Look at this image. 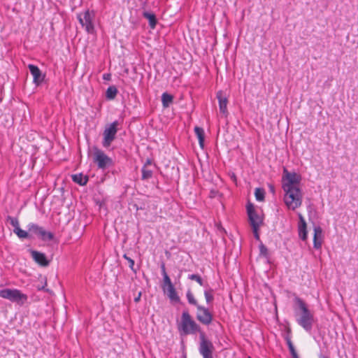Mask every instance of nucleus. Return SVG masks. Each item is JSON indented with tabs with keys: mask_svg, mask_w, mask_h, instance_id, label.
Segmentation results:
<instances>
[{
	"mask_svg": "<svg viewBox=\"0 0 358 358\" xmlns=\"http://www.w3.org/2000/svg\"><path fill=\"white\" fill-rule=\"evenodd\" d=\"M173 101V96L164 92L162 95V103L164 108H168Z\"/></svg>",
	"mask_w": 358,
	"mask_h": 358,
	"instance_id": "nucleus-21",
	"label": "nucleus"
},
{
	"mask_svg": "<svg viewBox=\"0 0 358 358\" xmlns=\"http://www.w3.org/2000/svg\"><path fill=\"white\" fill-rule=\"evenodd\" d=\"M152 164V160L150 159H148L143 166L149 167Z\"/></svg>",
	"mask_w": 358,
	"mask_h": 358,
	"instance_id": "nucleus-37",
	"label": "nucleus"
},
{
	"mask_svg": "<svg viewBox=\"0 0 358 358\" xmlns=\"http://www.w3.org/2000/svg\"><path fill=\"white\" fill-rule=\"evenodd\" d=\"M270 187H271V189L273 191V187L272 185H271Z\"/></svg>",
	"mask_w": 358,
	"mask_h": 358,
	"instance_id": "nucleus-42",
	"label": "nucleus"
},
{
	"mask_svg": "<svg viewBox=\"0 0 358 358\" xmlns=\"http://www.w3.org/2000/svg\"><path fill=\"white\" fill-rule=\"evenodd\" d=\"M105 203H99V207L101 208Z\"/></svg>",
	"mask_w": 358,
	"mask_h": 358,
	"instance_id": "nucleus-40",
	"label": "nucleus"
},
{
	"mask_svg": "<svg viewBox=\"0 0 358 358\" xmlns=\"http://www.w3.org/2000/svg\"><path fill=\"white\" fill-rule=\"evenodd\" d=\"M162 273L163 275V280H164V285H163V289L166 291V287H168L169 286L173 285V283L171 282V280L166 273V268L164 264H162Z\"/></svg>",
	"mask_w": 358,
	"mask_h": 358,
	"instance_id": "nucleus-20",
	"label": "nucleus"
},
{
	"mask_svg": "<svg viewBox=\"0 0 358 358\" xmlns=\"http://www.w3.org/2000/svg\"><path fill=\"white\" fill-rule=\"evenodd\" d=\"M141 179L143 180H148L152 177L153 171L149 167L143 166L141 169Z\"/></svg>",
	"mask_w": 358,
	"mask_h": 358,
	"instance_id": "nucleus-22",
	"label": "nucleus"
},
{
	"mask_svg": "<svg viewBox=\"0 0 358 358\" xmlns=\"http://www.w3.org/2000/svg\"><path fill=\"white\" fill-rule=\"evenodd\" d=\"M299 223H298V234L299 238L302 241H306L308 238V231H307V224L303 217L299 214Z\"/></svg>",
	"mask_w": 358,
	"mask_h": 358,
	"instance_id": "nucleus-13",
	"label": "nucleus"
},
{
	"mask_svg": "<svg viewBox=\"0 0 358 358\" xmlns=\"http://www.w3.org/2000/svg\"><path fill=\"white\" fill-rule=\"evenodd\" d=\"M250 226L252 227L255 238L256 240L259 241V238H260L259 234V228H260V227L262 225H250Z\"/></svg>",
	"mask_w": 358,
	"mask_h": 358,
	"instance_id": "nucleus-32",
	"label": "nucleus"
},
{
	"mask_svg": "<svg viewBox=\"0 0 358 358\" xmlns=\"http://www.w3.org/2000/svg\"><path fill=\"white\" fill-rule=\"evenodd\" d=\"M187 299L188 301V303L191 305H193L196 306V308L199 306L197 301L195 299L193 293L190 289L187 290L186 294Z\"/></svg>",
	"mask_w": 358,
	"mask_h": 358,
	"instance_id": "nucleus-27",
	"label": "nucleus"
},
{
	"mask_svg": "<svg viewBox=\"0 0 358 358\" xmlns=\"http://www.w3.org/2000/svg\"><path fill=\"white\" fill-rule=\"evenodd\" d=\"M296 302L301 310L299 317L296 319L297 323L306 331H310L314 322L313 314L308 308L306 303L300 298L296 299Z\"/></svg>",
	"mask_w": 358,
	"mask_h": 358,
	"instance_id": "nucleus-3",
	"label": "nucleus"
},
{
	"mask_svg": "<svg viewBox=\"0 0 358 358\" xmlns=\"http://www.w3.org/2000/svg\"><path fill=\"white\" fill-rule=\"evenodd\" d=\"M123 258L125 259L128 263H129V268H131V270L134 273H136L137 271L136 269L134 268V260L132 259L131 258H130L129 257L127 256V254H124L123 255Z\"/></svg>",
	"mask_w": 358,
	"mask_h": 358,
	"instance_id": "nucleus-30",
	"label": "nucleus"
},
{
	"mask_svg": "<svg viewBox=\"0 0 358 358\" xmlns=\"http://www.w3.org/2000/svg\"><path fill=\"white\" fill-rule=\"evenodd\" d=\"M321 358H329V357H325V356H322V357H321Z\"/></svg>",
	"mask_w": 358,
	"mask_h": 358,
	"instance_id": "nucleus-43",
	"label": "nucleus"
},
{
	"mask_svg": "<svg viewBox=\"0 0 358 358\" xmlns=\"http://www.w3.org/2000/svg\"><path fill=\"white\" fill-rule=\"evenodd\" d=\"M165 292H167V295L171 301L175 302L180 301V297L178 296L173 285L166 287Z\"/></svg>",
	"mask_w": 358,
	"mask_h": 358,
	"instance_id": "nucleus-17",
	"label": "nucleus"
},
{
	"mask_svg": "<svg viewBox=\"0 0 358 358\" xmlns=\"http://www.w3.org/2000/svg\"><path fill=\"white\" fill-rule=\"evenodd\" d=\"M28 227L31 234L36 235L43 241H52L54 238V234L52 232L46 231L43 227L36 224H29Z\"/></svg>",
	"mask_w": 358,
	"mask_h": 358,
	"instance_id": "nucleus-10",
	"label": "nucleus"
},
{
	"mask_svg": "<svg viewBox=\"0 0 358 358\" xmlns=\"http://www.w3.org/2000/svg\"><path fill=\"white\" fill-rule=\"evenodd\" d=\"M194 132L195 134L199 140V143L201 148H203L204 146V138H205V134L204 130L203 128L199 127H194Z\"/></svg>",
	"mask_w": 358,
	"mask_h": 358,
	"instance_id": "nucleus-19",
	"label": "nucleus"
},
{
	"mask_svg": "<svg viewBox=\"0 0 358 358\" xmlns=\"http://www.w3.org/2000/svg\"><path fill=\"white\" fill-rule=\"evenodd\" d=\"M118 91L115 86H110L106 92V96L108 99H114L117 94Z\"/></svg>",
	"mask_w": 358,
	"mask_h": 358,
	"instance_id": "nucleus-23",
	"label": "nucleus"
},
{
	"mask_svg": "<svg viewBox=\"0 0 358 358\" xmlns=\"http://www.w3.org/2000/svg\"><path fill=\"white\" fill-rule=\"evenodd\" d=\"M249 358H251V357H249Z\"/></svg>",
	"mask_w": 358,
	"mask_h": 358,
	"instance_id": "nucleus-44",
	"label": "nucleus"
},
{
	"mask_svg": "<svg viewBox=\"0 0 358 358\" xmlns=\"http://www.w3.org/2000/svg\"><path fill=\"white\" fill-rule=\"evenodd\" d=\"M178 329L182 336L199 333V353L203 358H213L215 347L213 343L206 338L205 332L192 319L188 310H183L180 322L178 323Z\"/></svg>",
	"mask_w": 358,
	"mask_h": 358,
	"instance_id": "nucleus-1",
	"label": "nucleus"
},
{
	"mask_svg": "<svg viewBox=\"0 0 358 358\" xmlns=\"http://www.w3.org/2000/svg\"><path fill=\"white\" fill-rule=\"evenodd\" d=\"M188 278L192 280H195L201 286H203V280L201 277L198 274H191L188 275Z\"/></svg>",
	"mask_w": 358,
	"mask_h": 358,
	"instance_id": "nucleus-31",
	"label": "nucleus"
},
{
	"mask_svg": "<svg viewBox=\"0 0 358 358\" xmlns=\"http://www.w3.org/2000/svg\"><path fill=\"white\" fill-rule=\"evenodd\" d=\"M110 73H105L103 75V78L106 80H110Z\"/></svg>",
	"mask_w": 358,
	"mask_h": 358,
	"instance_id": "nucleus-38",
	"label": "nucleus"
},
{
	"mask_svg": "<svg viewBox=\"0 0 358 358\" xmlns=\"http://www.w3.org/2000/svg\"><path fill=\"white\" fill-rule=\"evenodd\" d=\"M196 318L202 324L209 326L213 320V314L209 308L199 305L196 307Z\"/></svg>",
	"mask_w": 358,
	"mask_h": 358,
	"instance_id": "nucleus-9",
	"label": "nucleus"
},
{
	"mask_svg": "<svg viewBox=\"0 0 358 358\" xmlns=\"http://www.w3.org/2000/svg\"><path fill=\"white\" fill-rule=\"evenodd\" d=\"M6 221L9 222L14 227V229L20 227L19 221L17 217L8 215L6 217Z\"/></svg>",
	"mask_w": 358,
	"mask_h": 358,
	"instance_id": "nucleus-29",
	"label": "nucleus"
},
{
	"mask_svg": "<svg viewBox=\"0 0 358 358\" xmlns=\"http://www.w3.org/2000/svg\"><path fill=\"white\" fill-rule=\"evenodd\" d=\"M118 122L114 121L106 127L103 131L102 145L104 148H108L112 142L115 139L116 134L117 132Z\"/></svg>",
	"mask_w": 358,
	"mask_h": 358,
	"instance_id": "nucleus-8",
	"label": "nucleus"
},
{
	"mask_svg": "<svg viewBox=\"0 0 358 358\" xmlns=\"http://www.w3.org/2000/svg\"><path fill=\"white\" fill-rule=\"evenodd\" d=\"M255 196L257 201H264L265 197V190L262 187H257L255 189Z\"/></svg>",
	"mask_w": 358,
	"mask_h": 358,
	"instance_id": "nucleus-26",
	"label": "nucleus"
},
{
	"mask_svg": "<svg viewBox=\"0 0 358 358\" xmlns=\"http://www.w3.org/2000/svg\"><path fill=\"white\" fill-rule=\"evenodd\" d=\"M217 98L219 102V109L220 113H222L224 116H227L228 110H227V103L228 100L227 97L223 96L222 92L221 91L217 93Z\"/></svg>",
	"mask_w": 358,
	"mask_h": 358,
	"instance_id": "nucleus-15",
	"label": "nucleus"
},
{
	"mask_svg": "<svg viewBox=\"0 0 358 358\" xmlns=\"http://www.w3.org/2000/svg\"><path fill=\"white\" fill-rule=\"evenodd\" d=\"M28 69L33 76V83L38 86L43 82L45 74H43L40 69L34 64H29Z\"/></svg>",
	"mask_w": 358,
	"mask_h": 358,
	"instance_id": "nucleus-11",
	"label": "nucleus"
},
{
	"mask_svg": "<svg viewBox=\"0 0 358 358\" xmlns=\"http://www.w3.org/2000/svg\"><path fill=\"white\" fill-rule=\"evenodd\" d=\"M300 181V175L295 172H289L286 168H284L282 182L285 199H290L292 201H301L302 194L299 188Z\"/></svg>",
	"mask_w": 358,
	"mask_h": 358,
	"instance_id": "nucleus-2",
	"label": "nucleus"
},
{
	"mask_svg": "<svg viewBox=\"0 0 358 358\" xmlns=\"http://www.w3.org/2000/svg\"><path fill=\"white\" fill-rule=\"evenodd\" d=\"M213 289L210 287L204 291V296L208 304H210L214 300Z\"/></svg>",
	"mask_w": 358,
	"mask_h": 358,
	"instance_id": "nucleus-25",
	"label": "nucleus"
},
{
	"mask_svg": "<svg viewBox=\"0 0 358 358\" xmlns=\"http://www.w3.org/2000/svg\"><path fill=\"white\" fill-rule=\"evenodd\" d=\"M134 203V206L136 207L138 209V206L135 203Z\"/></svg>",
	"mask_w": 358,
	"mask_h": 358,
	"instance_id": "nucleus-41",
	"label": "nucleus"
},
{
	"mask_svg": "<svg viewBox=\"0 0 358 358\" xmlns=\"http://www.w3.org/2000/svg\"><path fill=\"white\" fill-rule=\"evenodd\" d=\"M221 197V194L216 190H211L210 192V198L214 199H219Z\"/></svg>",
	"mask_w": 358,
	"mask_h": 358,
	"instance_id": "nucleus-34",
	"label": "nucleus"
},
{
	"mask_svg": "<svg viewBox=\"0 0 358 358\" xmlns=\"http://www.w3.org/2000/svg\"><path fill=\"white\" fill-rule=\"evenodd\" d=\"M259 252L260 254L264 257H267L268 255V249L262 243L259 245Z\"/></svg>",
	"mask_w": 358,
	"mask_h": 358,
	"instance_id": "nucleus-33",
	"label": "nucleus"
},
{
	"mask_svg": "<svg viewBox=\"0 0 358 358\" xmlns=\"http://www.w3.org/2000/svg\"><path fill=\"white\" fill-rule=\"evenodd\" d=\"M93 161L100 169H106L113 165V159L97 148L94 150Z\"/></svg>",
	"mask_w": 358,
	"mask_h": 358,
	"instance_id": "nucleus-7",
	"label": "nucleus"
},
{
	"mask_svg": "<svg viewBox=\"0 0 358 358\" xmlns=\"http://www.w3.org/2000/svg\"><path fill=\"white\" fill-rule=\"evenodd\" d=\"M31 257L34 260L42 266H47L49 265L50 262L47 259L46 256L44 253L36 250H32L31 252Z\"/></svg>",
	"mask_w": 358,
	"mask_h": 358,
	"instance_id": "nucleus-14",
	"label": "nucleus"
},
{
	"mask_svg": "<svg viewBox=\"0 0 358 358\" xmlns=\"http://www.w3.org/2000/svg\"><path fill=\"white\" fill-rule=\"evenodd\" d=\"M141 292H138V295L134 298V301L135 303H138L141 301Z\"/></svg>",
	"mask_w": 358,
	"mask_h": 358,
	"instance_id": "nucleus-36",
	"label": "nucleus"
},
{
	"mask_svg": "<svg viewBox=\"0 0 358 358\" xmlns=\"http://www.w3.org/2000/svg\"><path fill=\"white\" fill-rule=\"evenodd\" d=\"M142 15L148 20L150 27L151 29H155L157 23L155 14L151 12L144 11L143 12Z\"/></svg>",
	"mask_w": 358,
	"mask_h": 358,
	"instance_id": "nucleus-16",
	"label": "nucleus"
},
{
	"mask_svg": "<svg viewBox=\"0 0 358 358\" xmlns=\"http://www.w3.org/2000/svg\"><path fill=\"white\" fill-rule=\"evenodd\" d=\"M285 341H286L287 345L288 346V348L289 350V352H290L292 356L293 357V358H299V356L295 350L294 346V345L291 341V338H289V336H286Z\"/></svg>",
	"mask_w": 358,
	"mask_h": 358,
	"instance_id": "nucleus-24",
	"label": "nucleus"
},
{
	"mask_svg": "<svg viewBox=\"0 0 358 358\" xmlns=\"http://www.w3.org/2000/svg\"><path fill=\"white\" fill-rule=\"evenodd\" d=\"M323 231L322 229L320 227H314V234H313V247L316 250H320L322 248L323 243Z\"/></svg>",
	"mask_w": 358,
	"mask_h": 358,
	"instance_id": "nucleus-12",
	"label": "nucleus"
},
{
	"mask_svg": "<svg viewBox=\"0 0 358 358\" xmlns=\"http://www.w3.org/2000/svg\"><path fill=\"white\" fill-rule=\"evenodd\" d=\"M287 206V207L289 208H297L299 206H301V203H297V202H295V203H285Z\"/></svg>",
	"mask_w": 358,
	"mask_h": 358,
	"instance_id": "nucleus-35",
	"label": "nucleus"
},
{
	"mask_svg": "<svg viewBox=\"0 0 358 358\" xmlns=\"http://www.w3.org/2000/svg\"><path fill=\"white\" fill-rule=\"evenodd\" d=\"M0 297L17 303L20 306L24 305L28 299L27 295L22 293L20 290L8 288L0 290Z\"/></svg>",
	"mask_w": 358,
	"mask_h": 358,
	"instance_id": "nucleus-4",
	"label": "nucleus"
},
{
	"mask_svg": "<svg viewBox=\"0 0 358 358\" xmlns=\"http://www.w3.org/2000/svg\"><path fill=\"white\" fill-rule=\"evenodd\" d=\"M38 290H44L45 292H48V289H45L44 286L41 287H38Z\"/></svg>",
	"mask_w": 358,
	"mask_h": 358,
	"instance_id": "nucleus-39",
	"label": "nucleus"
},
{
	"mask_svg": "<svg viewBox=\"0 0 358 358\" xmlns=\"http://www.w3.org/2000/svg\"><path fill=\"white\" fill-rule=\"evenodd\" d=\"M13 231L20 238H27L29 237V233L27 232L26 231L22 230V229H20V227H18L16 229H14Z\"/></svg>",
	"mask_w": 358,
	"mask_h": 358,
	"instance_id": "nucleus-28",
	"label": "nucleus"
},
{
	"mask_svg": "<svg viewBox=\"0 0 358 358\" xmlns=\"http://www.w3.org/2000/svg\"><path fill=\"white\" fill-rule=\"evenodd\" d=\"M94 17V12L93 10L90 11V10H86L77 15L80 24L88 34H94L95 31L93 22Z\"/></svg>",
	"mask_w": 358,
	"mask_h": 358,
	"instance_id": "nucleus-6",
	"label": "nucleus"
},
{
	"mask_svg": "<svg viewBox=\"0 0 358 358\" xmlns=\"http://www.w3.org/2000/svg\"><path fill=\"white\" fill-rule=\"evenodd\" d=\"M246 211L250 225H262L264 224V214L260 208L255 206L252 203H248Z\"/></svg>",
	"mask_w": 358,
	"mask_h": 358,
	"instance_id": "nucleus-5",
	"label": "nucleus"
},
{
	"mask_svg": "<svg viewBox=\"0 0 358 358\" xmlns=\"http://www.w3.org/2000/svg\"><path fill=\"white\" fill-rule=\"evenodd\" d=\"M72 180L74 182L80 185H85L88 181V177L82 173H77L72 175Z\"/></svg>",
	"mask_w": 358,
	"mask_h": 358,
	"instance_id": "nucleus-18",
	"label": "nucleus"
}]
</instances>
